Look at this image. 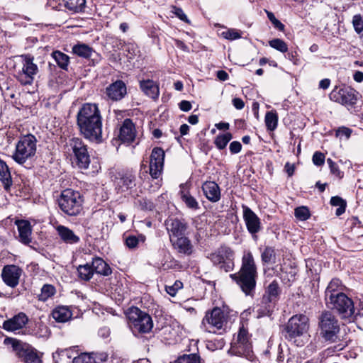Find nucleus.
Returning <instances> with one entry per match:
<instances>
[{"label": "nucleus", "instance_id": "f257e3e1", "mask_svg": "<svg viewBox=\"0 0 363 363\" xmlns=\"http://www.w3.org/2000/svg\"><path fill=\"white\" fill-rule=\"evenodd\" d=\"M77 123L84 138L96 143L102 142V116L96 104L86 103L79 108Z\"/></svg>", "mask_w": 363, "mask_h": 363}, {"label": "nucleus", "instance_id": "f03ea898", "mask_svg": "<svg viewBox=\"0 0 363 363\" xmlns=\"http://www.w3.org/2000/svg\"><path fill=\"white\" fill-rule=\"evenodd\" d=\"M257 266L250 251H245L242 257V264L238 273L230 274L246 296H253L257 278Z\"/></svg>", "mask_w": 363, "mask_h": 363}, {"label": "nucleus", "instance_id": "7ed1b4c3", "mask_svg": "<svg viewBox=\"0 0 363 363\" xmlns=\"http://www.w3.org/2000/svg\"><path fill=\"white\" fill-rule=\"evenodd\" d=\"M318 333L319 337L328 344L340 340V323L332 312L325 311L318 318Z\"/></svg>", "mask_w": 363, "mask_h": 363}, {"label": "nucleus", "instance_id": "20e7f679", "mask_svg": "<svg viewBox=\"0 0 363 363\" xmlns=\"http://www.w3.org/2000/svg\"><path fill=\"white\" fill-rule=\"evenodd\" d=\"M309 328L308 318L305 315H295L286 324L284 329V337L296 346L301 347L304 342L299 338L306 334Z\"/></svg>", "mask_w": 363, "mask_h": 363}, {"label": "nucleus", "instance_id": "39448f33", "mask_svg": "<svg viewBox=\"0 0 363 363\" xmlns=\"http://www.w3.org/2000/svg\"><path fill=\"white\" fill-rule=\"evenodd\" d=\"M57 201L60 209L68 216H77L82 211L84 201L78 191L66 189L61 191Z\"/></svg>", "mask_w": 363, "mask_h": 363}, {"label": "nucleus", "instance_id": "423d86ee", "mask_svg": "<svg viewBox=\"0 0 363 363\" xmlns=\"http://www.w3.org/2000/svg\"><path fill=\"white\" fill-rule=\"evenodd\" d=\"M228 315L220 308L215 307L206 312L201 323V329L210 333L222 334L225 331Z\"/></svg>", "mask_w": 363, "mask_h": 363}, {"label": "nucleus", "instance_id": "0eeeda50", "mask_svg": "<svg viewBox=\"0 0 363 363\" xmlns=\"http://www.w3.org/2000/svg\"><path fill=\"white\" fill-rule=\"evenodd\" d=\"M55 363H101L107 359L105 353H82L74 356V352L71 349L57 351L53 354Z\"/></svg>", "mask_w": 363, "mask_h": 363}, {"label": "nucleus", "instance_id": "6e6552de", "mask_svg": "<svg viewBox=\"0 0 363 363\" xmlns=\"http://www.w3.org/2000/svg\"><path fill=\"white\" fill-rule=\"evenodd\" d=\"M127 317L129 326L134 335L148 333L153 328V321L151 316L138 307H131L128 309Z\"/></svg>", "mask_w": 363, "mask_h": 363}, {"label": "nucleus", "instance_id": "1a4fd4ad", "mask_svg": "<svg viewBox=\"0 0 363 363\" xmlns=\"http://www.w3.org/2000/svg\"><path fill=\"white\" fill-rule=\"evenodd\" d=\"M36 138L28 134L20 138L16 145V150L12 156L13 160L20 164L33 158L36 153Z\"/></svg>", "mask_w": 363, "mask_h": 363}, {"label": "nucleus", "instance_id": "9d476101", "mask_svg": "<svg viewBox=\"0 0 363 363\" xmlns=\"http://www.w3.org/2000/svg\"><path fill=\"white\" fill-rule=\"evenodd\" d=\"M69 151H72L76 166L81 169H87L91 162L88 147L79 138H72L67 143Z\"/></svg>", "mask_w": 363, "mask_h": 363}, {"label": "nucleus", "instance_id": "9b49d317", "mask_svg": "<svg viewBox=\"0 0 363 363\" xmlns=\"http://www.w3.org/2000/svg\"><path fill=\"white\" fill-rule=\"evenodd\" d=\"M229 353L243 357L250 361L254 359L255 355L250 341V335L247 330L244 327L240 328L236 340L231 343Z\"/></svg>", "mask_w": 363, "mask_h": 363}, {"label": "nucleus", "instance_id": "f8f14e48", "mask_svg": "<svg viewBox=\"0 0 363 363\" xmlns=\"http://www.w3.org/2000/svg\"><path fill=\"white\" fill-rule=\"evenodd\" d=\"M5 344H11L16 355L25 363H43L36 350L30 345L13 338H6Z\"/></svg>", "mask_w": 363, "mask_h": 363}, {"label": "nucleus", "instance_id": "ddd939ff", "mask_svg": "<svg viewBox=\"0 0 363 363\" xmlns=\"http://www.w3.org/2000/svg\"><path fill=\"white\" fill-rule=\"evenodd\" d=\"M208 258L213 265L225 272H231L234 269V252L228 246L219 247L215 252L211 253Z\"/></svg>", "mask_w": 363, "mask_h": 363}, {"label": "nucleus", "instance_id": "4468645a", "mask_svg": "<svg viewBox=\"0 0 363 363\" xmlns=\"http://www.w3.org/2000/svg\"><path fill=\"white\" fill-rule=\"evenodd\" d=\"M22 67L15 74L16 78L21 85H30L34 81L35 76L38 72V67L34 63V57L30 54L21 55Z\"/></svg>", "mask_w": 363, "mask_h": 363}, {"label": "nucleus", "instance_id": "2eb2a0df", "mask_svg": "<svg viewBox=\"0 0 363 363\" xmlns=\"http://www.w3.org/2000/svg\"><path fill=\"white\" fill-rule=\"evenodd\" d=\"M326 305L333 310H336L342 318H348L353 315L354 307L353 301L344 293L330 296L325 300Z\"/></svg>", "mask_w": 363, "mask_h": 363}, {"label": "nucleus", "instance_id": "dca6fc26", "mask_svg": "<svg viewBox=\"0 0 363 363\" xmlns=\"http://www.w3.org/2000/svg\"><path fill=\"white\" fill-rule=\"evenodd\" d=\"M358 93L351 86L335 87L330 94L332 101L345 106H352L357 101Z\"/></svg>", "mask_w": 363, "mask_h": 363}, {"label": "nucleus", "instance_id": "f3484780", "mask_svg": "<svg viewBox=\"0 0 363 363\" xmlns=\"http://www.w3.org/2000/svg\"><path fill=\"white\" fill-rule=\"evenodd\" d=\"M165 153L161 147H154L152 150L150 159V174L153 179L160 177L164 161Z\"/></svg>", "mask_w": 363, "mask_h": 363}, {"label": "nucleus", "instance_id": "a211bd4d", "mask_svg": "<svg viewBox=\"0 0 363 363\" xmlns=\"http://www.w3.org/2000/svg\"><path fill=\"white\" fill-rule=\"evenodd\" d=\"M243 220L248 232L254 239L257 238L256 234L261 230V221L256 213L248 206H242Z\"/></svg>", "mask_w": 363, "mask_h": 363}, {"label": "nucleus", "instance_id": "6ab92c4d", "mask_svg": "<svg viewBox=\"0 0 363 363\" xmlns=\"http://www.w3.org/2000/svg\"><path fill=\"white\" fill-rule=\"evenodd\" d=\"M22 274V269L16 265H6L2 270V279L4 283L11 287H16L19 283Z\"/></svg>", "mask_w": 363, "mask_h": 363}, {"label": "nucleus", "instance_id": "aec40b11", "mask_svg": "<svg viewBox=\"0 0 363 363\" xmlns=\"http://www.w3.org/2000/svg\"><path fill=\"white\" fill-rule=\"evenodd\" d=\"M165 225L170 240L184 235L187 228L186 223L177 218L167 219L165 221Z\"/></svg>", "mask_w": 363, "mask_h": 363}, {"label": "nucleus", "instance_id": "412c9836", "mask_svg": "<svg viewBox=\"0 0 363 363\" xmlns=\"http://www.w3.org/2000/svg\"><path fill=\"white\" fill-rule=\"evenodd\" d=\"M116 188L124 192L135 186V176L131 172L119 173L115 179Z\"/></svg>", "mask_w": 363, "mask_h": 363}, {"label": "nucleus", "instance_id": "4be33fe9", "mask_svg": "<svg viewBox=\"0 0 363 363\" xmlns=\"http://www.w3.org/2000/svg\"><path fill=\"white\" fill-rule=\"evenodd\" d=\"M136 130L134 123L130 118L123 121L118 135L122 143H130L135 138Z\"/></svg>", "mask_w": 363, "mask_h": 363}, {"label": "nucleus", "instance_id": "5701e85b", "mask_svg": "<svg viewBox=\"0 0 363 363\" xmlns=\"http://www.w3.org/2000/svg\"><path fill=\"white\" fill-rule=\"evenodd\" d=\"M126 85L122 80H116L106 89V94L112 101H120L126 94Z\"/></svg>", "mask_w": 363, "mask_h": 363}, {"label": "nucleus", "instance_id": "b1692460", "mask_svg": "<svg viewBox=\"0 0 363 363\" xmlns=\"http://www.w3.org/2000/svg\"><path fill=\"white\" fill-rule=\"evenodd\" d=\"M28 322V318L26 313L21 312L13 318L5 320L3 328L7 331L15 332L25 327Z\"/></svg>", "mask_w": 363, "mask_h": 363}, {"label": "nucleus", "instance_id": "393cba45", "mask_svg": "<svg viewBox=\"0 0 363 363\" xmlns=\"http://www.w3.org/2000/svg\"><path fill=\"white\" fill-rule=\"evenodd\" d=\"M202 190L208 201L215 203L220 199V189L218 184L215 182H205L202 184Z\"/></svg>", "mask_w": 363, "mask_h": 363}, {"label": "nucleus", "instance_id": "a878e982", "mask_svg": "<svg viewBox=\"0 0 363 363\" xmlns=\"http://www.w3.org/2000/svg\"><path fill=\"white\" fill-rule=\"evenodd\" d=\"M174 249L179 253L191 255L193 252V245L190 240L184 235L176 238L170 240Z\"/></svg>", "mask_w": 363, "mask_h": 363}, {"label": "nucleus", "instance_id": "bb28decb", "mask_svg": "<svg viewBox=\"0 0 363 363\" xmlns=\"http://www.w3.org/2000/svg\"><path fill=\"white\" fill-rule=\"evenodd\" d=\"M56 231L60 239L66 244L74 245L80 241V238L74 231L65 225H57Z\"/></svg>", "mask_w": 363, "mask_h": 363}, {"label": "nucleus", "instance_id": "cd10ccee", "mask_svg": "<svg viewBox=\"0 0 363 363\" xmlns=\"http://www.w3.org/2000/svg\"><path fill=\"white\" fill-rule=\"evenodd\" d=\"M18 231L19 240L23 244H29L31 241V226L28 220H19L16 222Z\"/></svg>", "mask_w": 363, "mask_h": 363}, {"label": "nucleus", "instance_id": "c85d7f7f", "mask_svg": "<svg viewBox=\"0 0 363 363\" xmlns=\"http://www.w3.org/2000/svg\"><path fill=\"white\" fill-rule=\"evenodd\" d=\"M180 188V198L186 207L193 211L199 210L200 206L196 199L191 195L190 191L185 187L184 184H181Z\"/></svg>", "mask_w": 363, "mask_h": 363}, {"label": "nucleus", "instance_id": "c756f323", "mask_svg": "<svg viewBox=\"0 0 363 363\" xmlns=\"http://www.w3.org/2000/svg\"><path fill=\"white\" fill-rule=\"evenodd\" d=\"M140 88L145 95L151 99H157L160 95L159 86L153 80L147 79L140 81Z\"/></svg>", "mask_w": 363, "mask_h": 363}, {"label": "nucleus", "instance_id": "7c9ffc66", "mask_svg": "<svg viewBox=\"0 0 363 363\" xmlns=\"http://www.w3.org/2000/svg\"><path fill=\"white\" fill-rule=\"evenodd\" d=\"M274 303L271 301H264L263 298L261 303L255 307L252 311L257 318H261L264 316H269L273 311Z\"/></svg>", "mask_w": 363, "mask_h": 363}, {"label": "nucleus", "instance_id": "2f4dec72", "mask_svg": "<svg viewBox=\"0 0 363 363\" xmlns=\"http://www.w3.org/2000/svg\"><path fill=\"white\" fill-rule=\"evenodd\" d=\"M91 266L94 273L104 276H108L111 274V267L103 259L99 257L92 258Z\"/></svg>", "mask_w": 363, "mask_h": 363}, {"label": "nucleus", "instance_id": "473e14b6", "mask_svg": "<svg viewBox=\"0 0 363 363\" xmlns=\"http://www.w3.org/2000/svg\"><path fill=\"white\" fill-rule=\"evenodd\" d=\"M280 293L281 289L279 288V283L277 281L274 280L267 287L265 294L263 296V300H264V301H271L274 303L278 299Z\"/></svg>", "mask_w": 363, "mask_h": 363}, {"label": "nucleus", "instance_id": "72a5a7b5", "mask_svg": "<svg viewBox=\"0 0 363 363\" xmlns=\"http://www.w3.org/2000/svg\"><path fill=\"white\" fill-rule=\"evenodd\" d=\"M0 181L6 191H9L12 186L13 182L11 172L6 163L0 160Z\"/></svg>", "mask_w": 363, "mask_h": 363}, {"label": "nucleus", "instance_id": "f704fd0d", "mask_svg": "<svg viewBox=\"0 0 363 363\" xmlns=\"http://www.w3.org/2000/svg\"><path fill=\"white\" fill-rule=\"evenodd\" d=\"M72 50L73 54L84 59L90 58L94 52V50L91 47L82 43H78L74 45L72 47Z\"/></svg>", "mask_w": 363, "mask_h": 363}, {"label": "nucleus", "instance_id": "c9c22d12", "mask_svg": "<svg viewBox=\"0 0 363 363\" xmlns=\"http://www.w3.org/2000/svg\"><path fill=\"white\" fill-rule=\"evenodd\" d=\"M52 315L57 322L65 323L71 318L72 313L68 307L61 306L56 307Z\"/></svg>", "mask_w": 363, "mask_h": 363}, {"label": "nucleus", "instance_id": "e433bc0d", "mask_svg": "<svg viewBox=\"0 0 363 363\" xmlns=\"http://www.w3.org/2000/svg\"><path fill=\"white\" fill-rule=\"evenodd\" d=\"M342 286L341 281L338 279H333L329 284L328 285L325 291V300L329 299L330 296H335V295H339V294H342Z\"/></svg>", "mask_w": 363, "mask_h": 363}, {"label": "nucleus", "instance_id": "4c0bfd02", "mask_svg": "<svg viewBox=\"0 0 363 363\" xmlns=\"http://www.w3.org/2000/svg\"><path fill=\"white\" fill-rule=\"evenodd\" d=\"M65 7L70 12L79 13L82 12L85 8V0H62Z\"/></svg>", "mask_w": 363, "mask_h": 363}, {"label": "nucleus", "instance_id": "58836bf2", "mask_svg": "<svg viewBox=\"0 0 363 363\" xmlns=\"http://www.w3.org/2000/svg\"><path fill=\"white\" fill-rule=\"evenodd\" d=\"M145 236L143 234L138 235H130L124 237L125 245L130 250L137 248L140 242H145Z\"/></svg>", "mask_w": 363, "mask_h": 363}, {"label": "nucleus", "instance_id": "ea45409f", "mask_svg": "<svg viewBox=\"0 0 363 363\" xmlns=\"http://www.w3.org/2000/svg\"><path fill=\"white\" fill-rule=\"evenodd\" d=\"M52 57L55 60L57 65L62 69L67 70L69 62V57L67 55L56 50L52 52Z\"/></svg>", "mask_w": 363, "mask_h": 363}, {"label": "nucleus", "instance_id": "a19ab883", "mask_svg": "<svg viewBox=\"0 0 363 363\" xmlns=\"http://www.w3.org/2000/svg\"><path fill=\"white\" fill-rule=\"evenodd\" d=\"M77 272L79 277L84 281L90 280L92 278L94 273L91 264L89 263L79 265L77 267Z\"/></svg>", "mask_w": 363, "mask_h": 363}, {"label": "nucleus", "instance_id": "79ce46f5", "mask_svg": "<svg viewBox=\"0 0 363 363\" xmlns=\"http://www.w3.org/2000/svg\"><path fill=\"white\" fill-rule=\"evenodd\" d=\"M56 293L55 286L52 284H44L40 290V294L38 295V300L40 301H46L50 298L53 296Z\"/></svg>", "mask_w": 363, "mask_h": 363}, {"label": "nucleus", "instance_id": "37998d69", "mask_svg": "<svg viewBox=\"0 0 363 363\" xmlns=\"http://www.w3.org/2000/svg\"><path fill=\"white\" fill-rule=\"evenodd\" d=\"M261 259L264 264H274L276 262L275 250L272 247H266L261 254Z\"/></svg>", "mask_w": 363, "mask_h": 363}, {"label": "nucleus", "instance_id": "c03bdc74", "mask_svg": "<svg viewBox=\"0 0 363 363\" xmlns=\"http://www.w3.org/2000/svg\"><path fill=\"white\" fill-rule=\"evenodd\" d=\"M264 122L267 129L269 130H274L278 124V116L274 111H269L266 113Z\"/></svg>", "mask_w": 363, "mask_h": 363}, {"label": "nucleus", "instance_id": "a18cd8bd", "mask_svg": "<svg viewBox=\"0 0 363 363\" xmlns=\"http://www.w3.org/2000/svg\"><path fill=\"white\" fill-rule=\"evenodd\" d=\"M330 204L333 206H337L335 214L337 216H341L345 211L347 206L346 201L340 196H333L330 199Z\"/></svg>", "mask_w": 363, "mask_h": 363}, {"label": "nucleus", "instance_id": "49530a36", "mask_svg": "<svg viewBox=\"0 0 363 363\" xmlns=\"http://www.w3.org/2000/svg\"><path fill=\"white\" fill-rule=\"evenodd\" d=\"M232 138L233 136L230 133L220 134L216 136L214 143L218 150H223L226 147Z\"/></svg>", "mask_w": 363, "mask_h": 363}, {"label": "nucleus", "instance_id": "de8ad7c7", "mask_svg": "<svg viewBox=\"0 0 363 363\" xmlns=\"http://www.w3.org/2000/svg\"><path fill=\"white\" fill-rule=\"evenodd\" d=\"M175 363H201V362L199 354L191 353L179 356Z\"/></svg>", "mask_w": 363, "mask_h": 363}, {"label": "nucleus", "instance_id": "09e8293b", "mask_svg": "<svg viewBox=\"0 0 363 363\" xmlns=\"http://www.w3.org/2000/svg\"><path fill=\"white\" fill-rule=\"evenodd\" d=\"M269 45L272 48H274L281 52L285 53L288 51L287 44L281 39H279V38L272 39L269 41Z\"/></svg>", "mask_w": 363, "mask_h": 363}, {"label": "nucleus", "instance_id": "8fccbe9b", "mask_svg": "<svg viewBox=\"0 0 363 363\" xmlns=\"http://www.w3.org/2000/svg\"><path fill=\"white\" fill-rule=\"evenodd\" d=\"M295 217L299 220H306L311 216L309 209L306 206H299L294 210Z\"/></svg>", "mask_w": 363, "mask_h": 363}, {"label": "nucleus", "instance_id": "3c124183", "mask_svg": "<svg viewBox=\"0 0 363 363\" xmlns=\"http://www.w3.org/2000/svg\"><path fill=\"white\" fill-rule=\"evenodd\" d=\"M241 34L242 33L240 30L235 28H230L221 33L222 37L230 40L241 38Z\"/></svg>", "mask_w": 363, "mask_h": 363}, {"label": "nucleus", "instance_id": "603ef678", "mask_svg": "<svg viewBox=\"0 0 363 363\" xmlns=\"http://www.w3.org/2000/svg\"><path fill=\"white\" fill-rule=\"evenodd\" d=\"M183 287V283L181 281L177 280L173 285L166 286L165 290L168 294L172 296H174L178 290Z\"/></svg>", "mask_w": 363, "mask_h": 363}, {"label": "nucleus", "instance_id": "864d4df0", "mask_svg": "<svg viewBox=\"0 0 363 363\" xmlns=\"http://www.w3.org/2000/svg\"><path fill=\"white\" fill-rule=\"evenodd\" d=\"M352 23L355 31L361 35L363 33V20L359 15L353 17Z\"/></svg>", "mask_w": 363, "mask_h": 363}, {"label": "nucleus", "instance_id": "5fc2aeb1", "mask_svg": "<svg viewBox=\"0 0 363 363\" xmlns=\"http://www.w3.org/2000/svg\"><path fill=\"white\" fill-rule=\"evenodd\" d=\"M327 163L328 164L330 172L339 178H342L343 177V172L340 170L338 165L333 162L332 159L328 158L327 160Z\"/></svg>", "mask_w": 363, "mask_h": 363}, {"label": "nucleus", "instance_id": "6e6d98bb", "mask_svg": "<svg viewBox=\"0 0 363 363\" xmlns=\"http://www.w3.org/2000/svg\"><path fill=\"white\" fill-rule=\"evenodd\" d=\"M267 17L276 28L281 31L284 30V25L276 18L274 13L272 12H267Z\"/></svg>", "mask_w": 363, "mask_h": 363}, {"label": "nucleus", "instance_id": "4d7b16f0", "mask_svg": "<svg viewBox=\"0 0 363 363\" xmlns=\"http://www.w3.org/2000/svg\"><path fill=\"white\" fill-rule=\"evenodd\" d=\"M313 162L316 166H322L325 162V155L320 152H315L313 155Z\"/></svg>", "mask_w": 363, "mask_h": 363}, {"label": "nucleus", "instance_id": "13d9d810", "mask_svg": "<svg viewBox=\"0 0 363 363\" xmlns=\"http://www.w3.org/2000/svg\"><path fill=\"white\" fill-rule=\"evenodd\" d=\"M229 149L232 154H238L241 151L242 145L239 141H233L230 144Z\"/></svg>", "mask_w": 363, "mask_h": 363}, {"label": "nucleus", "instance_id": "bf43d9fd", "mask_svg": "<svg viewBox=\"0 0 363 363\" xmlns=\"http://www.w3.org/2000/svg\"><path fill=\"white\" fill-rule=\"evenodd\" d=\"M179 107L181 111H184V112H187V111H190L191 109L192 106H191V104L190 101H186V100H182L179 104Z\"/></svg>", "mask_w": 363, "mask_h": 363}, {"label": "nucleus", "instance_id": "052dcab7", "mask_svg": "<svg viewBox=\"0 0 363 363\" xmlns=\"http://www.w3.org/2000/svg\"><path fill=\"white\" fill-rule=\"evenodd\" d=\"M336 135L337 136H345L347 138H350L351 135V130L348 128L342 127L337 130Z\"/></svg>", "mask_w": 363, "mask_h": 363}, {"label": "nucleus", "instance_id": "680f3d73", "mask_svg": "<svg viewBox=\"0 0 363 363\" xmlns=\"http://www.w3.org/2000/svg\"><path fill=\"white\" fill-rule=\"evenodd\" d=\"M232 102L235 108L238 110H241L245 106V103L240 98H234Z\"/></svg>", "mask_w": 363, "mask_h": 363}, {"label": "nucleus", "instance_id": "e2e57ef3", "mask_svg": "<svg viewBox=\"0 0 363 363\" xmlns=\"http://www.w3.org/2000/svg\"><path fill=\"white\" fill-rule=\"evenodd\" d=\"M174 13L180 20H182L184 22L188 21V18H187L186 15L184 13L183 10L182 9L175 8Z\"/></svg>", "mask_w": 363, "mask_h": 363}, {"label": "nucleus", "instance_id": "0e129e2a", "mask_svg": "<svg viewBox=\"0 0 363 363\" xmlns=\"http://www.w3.org/2000/svg\"><path fill=\"white\" fill-rule=\"evenodd\" d=\"M98 334L100 337L103 338H106L110 335V330L107 327L101 328L98 331Z\"/></svg>", "mask_w": 363, "mask_h": 363}, {"label": "nucleus", "instance_id": "69168bd1", "mask_svg": "<svg viewBox=\"0 0 363 363\" xmlns=\"http://www.w3.org/2000/svg\"><path fill=\"white\" fill-rule=\"evenodd\" d=\"M216 76L220 81H226L229 77L228 74L223 70L218 71Z\"/></svg>", "mask_w": 363, "mask_h": 363}, {"label": "nucleus", "instance_id": "338daca9", "mask_svg": "<svg viewBox=\"0 0 363 363\" xmlns=\"http://www.w3.org/2000/svg\"><path fill=\"white\" fill-rule=\"evenodd\" d=\"M286 363H301L299 357L294 354H290L287 358Z\"/></svg>", "mask_w": 363, "mask_h": 363}, {"label": "nucleus", "instance_id": "774afa93", "mask_svg": "<svg viewBox=\"0 0 363 363\" xmlns=\"http://www.w3.org/2000/svg\"><path fill=\"white\" fill-rule=\"evenodd\" d=\"M353 79L357 82H363V72L360 71H356L353 74Z\"/></svg>", "mask_w": 363, "mask_h": 363}]
</instances>
